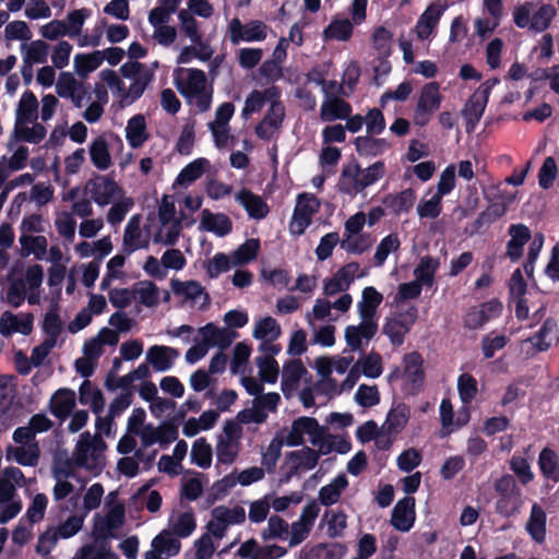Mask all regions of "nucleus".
Here are the masks:
<instances>
[{"instance_id": "1", "label": "nucleus", "mask_w": 559, "mask_h": 559, "mask_svg": "<svg viewBox=\"0 0 559 559\" xmlns=\"http://www.w3.org/2000/svg\"><path fill=\"white\" fill-rule=\"evenodd\" d=\"M285 444L297 447L304 443V437L307 435L309 441L318 449L305 447L301 450L290 451L286 454H346L349 451V442L338 435H332L325 426H320L313 417L302 416L295 419L290 430H282Z\"/></svg>"}, {"instance_id": "2", "label": "nucleus", "mask_w": 559, "mask_h": 559, "mask_svg": "<svg viewBox=\"0 0 559 559\" xmlns=\"http://www.w3.org/2000/svg\"><path fill=\"white\" fill-rule=\"evenodd\" d=\"M556 15V8L542 1H525L515 5L512 12L513 22L519 28L535 33L548 29Z\"/></svg>"}, {"instance_id": "3", "label": "nucleus", "mask_w": 559, "mask_h": 559, "mask_svg": "<svg viewBox=\"0 0 559 559\" xmlns=\"http://www.w3.org/2000/svg\"><path fill=\"white\" fill-rule=\"evenodd\" d=\"M320 210V200L312 193L302 192L298 194L297 202L288 224L289 233L301 236L312 224V216Z\"/></svg>"}, {"instance_id": "4", "label": "nucleus", "mask_w": 559, "mask_h": 559, "mask_svg": "<svg viewBox=\"0 0 559 559\" xmlns=\"http://www.w3.org/2000/svg\"><path fill=\"white\" fill-rule=\"evenodd\" d=\"M246 520V510L243 507L218 506L211 511V520L206 528L215 538L222 539L231 525L243 523Z\"/></svg>"}, {"instance_id": "5", "label": "nucleus", "mask_w": 559, "mask_h": 559, "mask_svg": "<svg viewBox=\"0 0 559 559\" xmlns=\"http://www.w3.org/2000/svg\"><path fill=\"white\" fill-rule=\"evenodd\" d=\"M502 310V302L497 298L481 302L478 306H472L463 316V326L469 331L480 330L489 321L499 318Z\"/></svg>"}, {"instance_id": "6", "label": "nucleus", "mask_w": 559, "mask_h": 559, "mask_svg": "<svg viewBox=\"0 0 559 559\" xmlns=\"http://www.w3.org/2000/svg\"><path fill=\"white\" fill-rule=\"evenodd\" d=\"M321 511L320 503L316 500L308 502L301 511L299 519L289 526V547H296L306 540Z\"/></svg>"}, {"instance_id": "7", "label": "nucleus", "mask_w": 559, "mask_h": 559, "mask_svg": "<svg viewBox=\"0 0 559 559\" xmlns=\"http://www.w3.org/2000/svg\"><path fill=\"white\" fill-rule=\"evenodd\" d=\"M438 82H430L423 86L416 108L415 122L418 126H426L432 114L439 109L441 105V95Z\"/></svg>"}, {"instance_id": "8", "label": "nucleus", "mask_w": 559, "mask_h": 559, "mask_svg": "<svg viewBox=\"0 0 559 559\" xmlns=\"http://www.w3.org/2000/svg\"><path fill=\"white\" fill-rule=\"evenodd\" d=\"M266 31V24L259 20L243 25L238 17H234L228 25L229 40L233 45H238L240 41H262L267 36Z\"/></svg>"}, {"instance_id": "9", "label": "nucleus", "mask_w": 559, "mask_h": 559, "mask_svg": "<svg viewBox=\"0 0 559 559\" xmlns=\"http://www.w3.org/2000/svg\"><path fill=\"white\" fill-rule=\"evenodd\" d=\"M403 378L405 390L411 394H417L425 381L424 359L418 352H411L403 356Z\"/></svg>"}, {"instance_id": "10", "label": "nucleus", "mask_w": 559, "mask_h": 559, "mask_svg": "<svg viewBox=\"0 0 559 559\" xmlns=\"http://www.w3.org/2000/svg\"><path fill=\"white\" fill-rule=\"evenodd\" d=\"M141 438V443L144 449H148L155 443L159 444L160 450H167L168 447L178 438V430L173 425H162L154 427L148 424L143 427V430L138 435Z\"/></svg>"}, {"instance_id": "11", "label": "nucleus", "mask_w": 559, "mask_h": 559, "mask_svg": "<svg viewBox=\"0 0 559 559\" xmlns=\"http://www.w3.org/2000/svg\"><path fill=\"white\" fill-rule=\"evenodd\" d=\"M180 549V538L165 528L153 538L151 549L145 552L144 559H169L178 555Z\"/></svg>"}, {"instance_id": "12", "label": "nucleus", "mask_w": 559, "mask_h": 559, "mask_svg": "<svg viewBox=\"0 0 559 559\" xmlns=\"http://www.w3.org/2000/svg\"><path fill=\"white\" fill-rule=\"evenodd\" d=\"M52 476L56 479V485L52 490L53 499L59 501L67 498L74 489L73 485L68 481V479H78L75 471L67 461H63L62 456H56L52 463Z\"/></svg>"}, {"instance_id": "13", "label": "nucleus", "mask_w": 559, "mask_h": 559, "mask_svg": "<svg viewBox=\"0 0 559 559\" xmlns=\"http://www.w3.org/2000/svg\"><path fill=\"white\" fill-rule=\"evenodd\" d=\"M385 166L382 160L369 165L365 169L357 163L352 165V190L355 193L362 191L384 176Z\"/></svg>"}, {"instance_id": "14", "label": "nucleus", "mask_w": 559, "mask_h": 559, "mask_svg": "<svg viewBox=\"0 0 559 559\" xmlns=\"http://www.w3.org/2000/svg\"><path fill=\"white\" fill-rule=\"evenodd\" d=\"M416 520L415 498L407 496L399 500L391 513V525L400 532H408Z\"/></svg>"}, {"instance_id": "15", "label": "nucleus", "mask_w": 559, "mask_h": 559, "mask_svg": "<svg viewBox=\"0 0 559 559\" xmlns=\"http://www.w3.org/2000/svg\"><path fill=\"white\" fill-rule=\"evenodd\" d=\"M510 239L507 242L506 255L512 261L518 262L522 255L524 246L531 240V229L522 224H511L508 229Z\"/></svg>"}, {"instance_id": "16", "label": "nucleus", "mask_w": 559, "mask_h": 559, "mask_svg": "<svg viewBox=\"0 0 559 559\" xmlns=\"http://www.w3.org/2000/svg\"><path fill=\"white\" fill-rule=\"evenodd\" d=\"M123 523L124 507L122 504L111 507L105 515L97 513L94 516V530L102 537L112 535Z\"/></svg>"}, {"instance_id": "17", "label": "nucleus", "mask_w": 559, "mask_h": 559, "mask_svg": "<svg viewBox=\"0 0 559 559\" xmlns=\"http://www.w3.org/2000/svg\"><path fill=\"white\" fill-rule=\"evenodd\" d=\"M86 188L90 190L93 201L100 206L109 204L116 192L120 190L112 178L100 175L90 179Z\"/></svg>"}, {"instance_id": "18", "label": "nucleus", "mask_w": 559, "mask_h": 559, "mask_svg": "<svg viewBox=\"0 0 559 559\" xmlns=\"http://www.w3.org/2000/svg\"><path fill=\"white\" fill-rule=\"evenodd\" d=\"M382 371L383 364L381 355L374 350L370 352L352 366V388L361 374L367 378L376 379L381 376Z\"/></svg>"}, {"instance_id": "19", "label": "nucleus", "mask_w": 559, "mask_h": 559, "mask_svg": "<svg viewBox=\"0 0 559 559\" xmlns=\"http://www.w3.org/2000/svg\"><path fill=\"white\" fill-rule=\"evenodd\" d=\"M237 202L246 210L250 218L260 221L267 216L270 207L262 197L242 188L235 195Z\"/></svg>"}, {"instance_id": "20", "label": "nucleus", "mask_w": 559, "mask_h": 559, "mask_svg": "<svg viewBox=\"0 0 559 559\" xmlns=\"http://www.w3.org/2000/svg\"><path fill=\"white\" fill-rule=\"evenodd\" d=\"M343 238L340 240L337 233H329L324 235L316 249V254L319 261H324L330 258L333 253V249L340 242L341 248L349 252V218L343 223Z\"/></svg>"}, {"instance_id": "21", "label": "nucleus", "mask_w": 559, "mask_h": 559, "mask_svg": "<svg viewBox=\"0 0 559 559\" xmlns=\"http://www.w3.org/2000/svg\"><path fill=\"white\" fill-rule=\"evenodd\" d=\"M179 356L178 349L165 345H153L147 349L146 360L155 371H167Z\"/></svg>"}, {"instance_id": "22", "label": "nucleus", "mask_w": 559, "mask_h": 559, "mask_svg": "<svg viewBox=\"0 0 559 559\" xmlns=\"http://www.w3.org/2000/svg\"><path fill=\"white\" fill-rule=\"evenodd\" d=\"M206 75L200 69H189L186 80L176 79V87L179 93L189 102L193 100V96L205 90Z\"/></svg>"}, {"instance_id": "23", "label": "nucleus", "mask_w": 559, "mask_h": 559, "mask_svg": "<svg viewBox=\"0 0 559 559\" xmlns=\"http://www.w3.org/2000/svg\"><path fill=\"white\" fill-rule=\"evenodd\" d=\"M75 406V393L68 388L57 390L49 402L51 414L58 419H66Z\"/></svg>"}, {"instance_id": "24", "label": "nucleus", "mask_w": 559, "mask_h": 559, "mask_svg": "<svg viewBox=\"0 0 559 559\" xmlns=\"http://www.w3.org/2000/svg\"><path fill=\"white\" fill-rule=\"evenodd\" d=\"M307 373V369L300 359L286 362L283 368L281 389L286 397H289L298 388L301 377Z\"/></svg>"}, {"instance_id": "25", "label": "nucleus", "mask_w": 559, "mask_h": 559, "mask_svg": "<svg viewBox=\"0 0 559 559\" xmlns=\"http://www.w3.org/2000/svg\"><path fill=\"white\" fill-rule=\"evenodd\" d=\"M443 11V7L437 3H431L419 16L415 31L420 40H425L430 37L433 29L437 27Z\"/></svg>"}, {"instance_id": "26", "label": "nucleus", "mask_w": 559, "mask_h": 559, "mask_svg": "<svg viewBox=\"0 0 559 559\" xmlns=\"http://www.w3.org/2000/svg\"><path fill=\"white\" fill-rule=\"evenodd\" d=\"M197 522L192 511L174 512L169 519L166 530L179 538L189 537L195 530Z\"/></svg>"}, {"instance_id": "27", "label": "nucleus", "mask_w": 559, "mask_h": 559, "mask_svg": "<svg viewBox=\"0 0 559 559\" xmlns=\"http://www.w3.org/2000/svg\"><path fill=\"white\" fill-rule=\"evenodd\" d=\"M201 228L218 237L228 235L233 229L230 218L224 213L213 214L209 209L202 211Z\"/></svg>"}, {"instance_id": "28", "label": "nucleus", "mask_w": 559, "mask_h": 559, "mask_svg": "<svg viewBox=\"0 0 559 559\" xmlns=\"http://www.w3.org/2000/svg\"><path fill=\"white\" fill-rule=\"evenodd\" d=\"M486 106L487 96L478 97L477 94H474L466 102L464 108L462 109V116L466 122L465 129L467 133H472L475 131L476 126L481 119Z\"/></svg>"}, {"instance_id": "29", "label": "nucleus", "mask_w": 559, "mask_h": 559, "mask_svg": "<svg viewBox=\"0 0 559 559\" xmlns=\"http://www.w3.org/2000/svg\"><path fill=\"white\" fill-rule=\"evenodd\" d=\"M415 200V191L407 188L396 194H386L383 197L382 203L386 209L391 210L394 215H400L401 213H408L413 209Z\"/></svg>"}, {"instance_id": "30", "label": "nucleus", "mask_w": 559, "mask_h": 559, "mask_svg": "<svg viewBox=\"0 0 559 559\" xmlns=\"http://www.w3.org/2000/svg\"><path fill=\"white\" fill-rule=\"evenodd\" d=\"M320 117L323 121L344 119L346 129L349 130V104L340 97L325 99L321 106Z\"/></svg>"}, {"instance_id": "31", "label": "nucleus", "mask_w": 559, "mask_h": 559, "mask_svg": "<svg viewBox=\"0 0 559 559\" xmlns=\"http://www.w3.org/2000/svg\"><path fill=\"white\" fill-rule=\"evenodd\" d=\"M146 121L143 115L131 117L126 127V139L132 148L141 147L147 140Z\"/></svg>"}, {"instance_id": "32", "label": "nucleus", "mask_w": 559, "mask_h": 559, "mask_svg": "<svg viewBox=\"0 0 559 559\" xmlns=\"http://www.w3.org/2000/svg\"><path fill=\"white\" fill-rule=\"evenodd\" d=\"M546 520L547 515L544 509L538 503H534L526 523V531L538 544L544 543L546 538Z\"/></svg>"}, {"instance_id": "33", "label": "nucleus", "mask_w": 559, "mask_h": 559, "mask_svg": "<svg viewBox=\"0 0 559 559\" xmlns=\"http://www.w3.org/2000/svg\"><path fill=\"white\" fill-rule=\"evenodd\" d=\"M79 402L82 405H91L92 412L98 415L103 412L105 406V399L103 392L93 388L90 380H84L79 389Z\"/></svg>"}, {"instance_id": "34", "label": "nucleus", "mask_w": 559, "mask_h": 559, "mask_svg": "<svg viewBox=\"0 0 559 559\" xmlns=\"http://www.w3.org/2000/svg\"><path fill=\"white\" fill-rule=\"evenodd\" d=\"M171 289L175 295L183 296L186 299L195 301L200 296H204L203 305H209L210 296L204 292V287L197 281L181 282L179 280H171Z\"/></svg>"}, {"instance_id": "35", "label": "nucleus", "mask_w": 559, "mask_h": 559, "mask_svg": "<svg viewBox=\"0 0 559 559\" xmlns=\"http://www.w3.org/2000/svg\"><path fill=\"white\" fill-rule=\"evenodd\" d=\"M378 331V323L373 318L361 319L359 325H352V353L360 349L362 340L369 342Z\"/></svg>"}, {"instance_id": "36", "label": "nucleus", "mask_w": 559, "mask_h": 559, "mask_svg": "<svg viewBox=\"0 0 559 559\" xmlns=\"http://www.w3.org/2000/svg\"><path fill=\"white\" fill-rule=\"evenodd\" d=\"M440 263L437 258L425 255L414 270L415 280L423 286L431 287L435 284V275Z\"/></svg>"}, {"instance_id": "37", "label": "nucleus", "mask_w": 559, "mask_h": 559, "mask_svg": "<svg viewBox=\"0 0 559 559\" xmlns=\"http://www.w3.org/2000/svg\"><path fill=\"white\" fill-rule=\"evenodd\" d=\"M210 167L209 159L204 157L197 158L186 165L176 178V183L179 186H189L203 176L206 168Z\"/></svg>"}, {"instance_id": "38", "label": "nucleus", "mask_w": 559, "mask_h": 559, "mask_svg": "<svg viewBox=\"0 0 559 559\" xmlns=\"http://www.w3.org/2000/svg\"><path fill=\"white\" fill-rule=\"evenodd\" d=\"M104 61V53L95 50L91 53H78L74 57V69L78 75L85 79L91 72L95 71Z\"/></svg>"}, {"instance_id": "39", "label": "nucleus", "mask_w": 559, "mask_h": 559, "mask_svg": "<svg viewBox=\"0 0 559 559\" xmlns=\"http://www.w3.org/2000/svg\"><path fill=\"white\" fill-rule=\"evenodd\" d=\"M409 416V407L404 403H400L388 413L386 419L382 426H384L386 430L399 435L407 425Z\"/></svg>"}, {"instance_id": "40", "label": "nucleus", "mask_w": 559, "mask_h": 559, "mask_svg": "<svg viewBox=\"0 0 559 559\" xmlns=\"http://www.w3.org/2000/svg\"><path fill=\"white\" fill-rule=\"evenodd\" d=\"M383 300V296L372 286L365 287L361 301L358 302V311L361 319L373 318L377 309Z\"/></svg>"}, {"instance_id": "41", "label": "nucleus", "mask_w": 559, "mask_h": 559, "mask_svg": "<svg viewBox=\"0 0 559 559\" xmlns=\"http://www.w3.org/2000/svg\"><path fill=\"white\" fill-rule=\"evenodd\" d=\"M37 108L38 100L35 94L31 91L24 92L20 99L19 108L16 110L15 126L32 122L36 118Z\"/></svg>"}, {"instance_id": "42", "label": "nucleus", "mask_w": 559, "mask_h": 559, "mask_svg": "<svg viewBox=\"0 0 559 559\" xmlns=\"http://www.w3.org/2000/svg\"><path fill=\"white\" fill-rule=\"evenodd\" d=\"M90 156L93 165L99 170H106L111 165L108 143L103 136H97L90 146Z\"/></svg>"}, {"instance_id": "43", "label": "nucleus", "mask_w": 559, "mask_h": 559, "mask_svg": "<svg viewBox=\"0 0 559 559\" xmlns=\"http://www.w3.org/2000/svg\"><path fill=\"white\" fill-rule=\"evenodd\" d=\"M263 540H288L289 524L278 515H272L267 520L266 526L261 532Z\"/></svg>"}, {"instance_id": "44", "label": "nucleus", "mask_w": 559, "mask_h": 559, "mask_svg": "<svg viewBox=\"0 0 559 559\" xmlns=\"http://www.w3.org/2000/svg\"><path fill=\"white\" fill-rule=\"evenodd\" d=\"M134 299L145 307H155L158 304V288L151 281L135 283L132 287Z\"/></svg>"}, {"instance_id": "45", "label": "nucleus", "mask_w": 559, "mask_h": 559, "mask_svg": "<svg viewBox=\"0 0 559 559\" xmlns=\"http://www.w3.org/2000/svg\"><path fill=\"white\" fill-rule=\"evenodd\" d=\"M522 506L521 491L499 495L496 501V512L503 518H512L520 512Z\"/></svg>"}, {"instance_id": "46", "label": "nucleus", "mask_w": 559, "mask_h": 559, "mask_svg": "<svg viewBox=\"0 0 559 559\" xmlns=\"http://www.w3.org/2000/svg\"><path fill=\"white\" fill-rule=\"evenodd\" d=\"M63 461H67L71 467L75 471L78 479L81 478V471L84 469L91 475L99 474L102 464L99 462L100 456H62Z\"/></svg>"}, {"instance_id": "47", "label": "nucleus", "mask_w": 559, "mask_h": 559, "mask_svg": "<svg viewBox=\"0 0 559 559\" xmlns=\"http://www.w3.org/2000/svg\"><path fill=\"white\" fill-rule=\"evenodd\" d=\"M142 233L140 226L138 224H133V218H131L126 226L123 234V250L131 254L135 250L140 248H147L148 241H141Z\"/></svg>"}, {"instance_id": "48", "label": "nucleus", "mask_w": 559, "mask_h": 559, "mask_svg": "<svg viewBox=\"0 0 559 559\" xmlns=\"http://www.w3.org/2000/svg\"><path fill=\"white\" fill-rule=\"evenodd\" d=\"M349 287V263L343 265L337 273L324 283V294L336 295Z\"/></svg>"}, {"instance_id": "49", "label": "nucleus", "mask_w": 559, "mask_h": 559, "mask_svg": "<svg viewBox=\"0 0 559 559\" xmlns=\"http://www.w3.org/2000/svg\"><path fill=\"white\" fill-rule=\"evenodd\" d=\"M178 19L180 21L181 31L195 45L203 46L202 34L199 31L198 21L194 19L191 12L188 10H180L178 12Z\"/></svg>"}, {"instance_id": "50", "label": "nucleus", "mask_w": 559, "mask_h": 559, "mask_svg": "<svg viewBox=\"0 0 559 559\" xmlns=\"http://www.w3.org/2000/svg\"><path fill=\"white\" fill-rule=\"evenodd\" d=\"M356 151L360 156H377L381 154L388 145L384 139H374L371 136H357L354 140Z\"/></svg>"}, {"instance_id": "51", "label": "nucleus", "mask_w": 559, "mask_h": 559, "mask_svg": "<svg viewBox=\"0 0 559 559\" xmlns=\"http://www.w3.org/2000/svg\"><path fill=\"white\" fill-rule=\"evenodd\" d=\"M260 250L259 239H247L233 253L234 265H241L253 261Z\"/></svg>"}, {"instance_id": "52", "label": "nucleus", "mask_w": 559, "mask_h": 559, "mask_svg": "<svg viewBox=\"0 0 559 559\" xmlns=\"http://www.w3.org/2000/svg\"><path fill=\"white\" fill-rule=\"evenodd\" d=\"M347 486V479L345 476H337L332 483L322 487L319 492V498L322 504L331 506L335 503L342 490Z\"/></svg>"}, {"instance_id": "53", "label": "nucleus", "mask_w": 559, "mask_h": 559, "mask_svg": "<svg viewBox=\"0 0 559 559\" xmlns=\"http://www.w3.org/2000/svg\"><path fill=\"white\" fill-rule=\"evenodd\" d=\"M43 331L46 335L59 336L62 332V321L59 316V304L52 300L49 309L45 314L43 322Z\"/></svg>"}, {"instance_id": "54", "label": "nucleus", "mask_w": 559, "mask_h": 559, "mask_svg": "<svg viewBox=\"0 0 559 559\" xmlns=\"http://www.w3.org/2000/svg\"><path fill=\"white\" fill-rule=\"evenodd\" d=\"M558 324L557 320L552 317L547 318L540 329L531 337V342L537 348L538 352H546L550 348V342L546 341V337L557 332Z\"/></svg>"}, {"instance_id": "55", "label": "nucleus", "mask_w": 559, "mask_h": 559, "mask_svg": "<svg viewBox=\"0 0 559 559\" xmlns=\"http://www.w3.org/2000/svg\"><path fill=\"white\" fill-rule=\"evenodd\" d=\"M401 246V241L396 234H389L385 236L377 247L374 253V264L377 266L383 265L391 252L397 251Z\"/></svg>"}, {"instance_id": "56", "label": "nucleus", "mask_w": 559, "mask_h": 559, "mask_svg": "<svg viewBox=\"0 0 559 559\" xmlns=\"http://www.w3.org/2000/svg\"><path fill=\"white\" fill-rule=\"evenodd\" d=\"M393 33L384 26H378L372 34L373 48L379 56L390 57L392 53Z\"/></svg>"}, {"instance_id": "57", "label": "nucleus", "mask_w": 559, "mask_h": 559, "mask_svg": "<svg viewBox=\"0 0 559 559\" xmlns=\"http://www.w3.org/2000/svg\"><path fill=\"white\" fill-rule=\"evenodd\" d=\"M85 514L78 512L75 514L70 515L64 522H62L59 526H53L55 532L58 534L60 538L67 539L75 534H78L84 524Z\"/></svg>"}, {"instance_id": "58", "label": "nucleus", "mask_w": 559, "mask_h": 559, "mask_svg": "<svg viewBox=\"0 0 559 559\" xmlns=\"http://www.w3.org/2000/svg\"><path fill=\"white\" fill-rule=\"evenodd\" d=\"M355 402L364 407L370 408L380 403V392L377 385L360 384L354 395Z\"/></svg>"}, {"instance_id": "59", "label": "nucleus", "mask_w": 559, "mask_h": 559, "mask_svg": "<svg viewBox=\"0 0 559 559\" xmlns=\"http://www.w3.org/2000/svg\"><path fill=\"white\" fill-rule=\"evenodd\" d=\"M234 265L233 260L224 252H217L211 260L204 264L206 274L210 278H216L222 273L228 272Z\"/></svg>"}, {"instance_id": "60", "label": "nucleus", "mask_w": 559, "mask_h": 559, "mask_svg": "<svg viewBox=\"0 0 559 559\" xmlns=\"http://www.w3.org/2000/svg\"><path fill=\"white\" fill-rule=\"evenodd\" d=\"M457 391L461 401L469 404L477 395V380L471 373H462L457 379Z\"/></svg>"}, {"instance_id": "61", "label": "nucleus", "mask_w": 559, "mask_h": 559, "mask_svg": "<svg viewBox=\"0 0 559 559\" xmlns=\"http://www.w3.org/2000/svg\"><path fill=\"white\" fill-rule=\"evenodd\" d=\"M255 362L260 368L261 381L272 384L277 381L280 368L274 357L259 356Z\"/></svg>"}, {"instance_id": "62", "label": "nucleus", "mask_w": 559, "mask_h": 559, "mask_svg": "<svg viewBox=\"0 0 559 559\" xmlns=\"http://www.w3.org/2000/svg\"><path fill=\"white\" fill-rule=\"evenodd\" d=\"M323 521L331 537L342 535L347 526V515L341 511L331 510L325 512Z\"/></svg>"}, {"instance_id": "63", "label": "nucleus", "mask_w": 559, "mask_h": 559, "mask_svg": "<svg viewBox=\"0 0 559 559\" xmlns=\"http://www.w3.org/2000/svg\"><path fill=\"white\" fill-rule=\"evenodd\" d=\"M493 334V332H490L481 338V352L486 359H491L496 352L503 349L508 344V337L506 335Z\"/></svg>"}, {"instance_id": "64", "label": "nucleus", "mask_w": 559, "mask_h": 559, "mask_svg": "<svg viewBox=\"0 0 559 559\" xmlns=\"http://www.w3.org/2000/svg\"><path fill=\"white\" fill-rule=\"evenodd\" d=\"M325 40H348L349 19L334 20L323 31Z\"/></svg>"}]
</instances>
